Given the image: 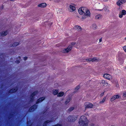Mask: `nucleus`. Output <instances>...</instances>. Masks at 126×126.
I'll return each mask as SVG.
<instances>
[{
  "label": "nucleus",
  "mask_w": 126,
  "mask_h": 126,
  "mask_svg": "<svg viewBox=\"0 0 126 126\" xmlns=\"http://www.w3.org/2000/svg\"><path fill=\"white\" fill-rule=\"evenodd\" d=\"M88 120L86 117L84 116H81L79 121V126H87Z\"/></svg>",
  "instance_id": "f257e3e1"
},
{
  "label": "nucleus",
  "mask_w": 126,
  "mask_h": 126,
  "mask_svg": "<svg viewBox=\"0 0 126 126\" xmlns=\"http://www.w3.org/2000/svg\"><path fill=\"white\" fill-rule=\"evenodd\" d=\"M79 14L81 15L90 16V13L89 10H87L86 8L82 7L79 8L78 10Z\"/></svg>",
  "instance_id": "f03ea898"
},
{
  "label": "nucleus",
  "mask_w": 126,
  "mask_h": 126,
  "mask_svg": "<svg viewBox=\"0 0 126 126\" xmlns=\"http://www.w3.org/2000/svg\"><path fill=\"white\" fill-rule=\"evenodd\" d=\"M78 115L69 116L68 117V119L69 122H73L77 118Z\"/></svg>",
  "instance_id": "7ed1b4c3"
},
{
  "label": "nucleus",
  "mask_w": 126,
  "mask_h": 126,
  "mask_svg": "<svg viewBox=\"0 0 126 126\" xmlns=\"http://www.w3.org/2000/svg\"><path fill=\"white\" fill-rule=\"evenodd\" d=\"M71 48L69 46H68L67 48H64L63 49L62 51V52L64 53H68L72 50Z\"/></svg>",
  "instance_id": "20e7f679"
},
{
  "label": "nucleus",
  "mask_w": 126,
  "mask_h": 126,
  "mask_svg": "<svg viewBox=\"0 0 126 126\" xmlns=\"http://www.w3.org/2000/svg\"><path fill=\"white\" fill-rule=\"evenodd\" d=\"M126 15V11L125 10H123L120 12L119 17L120 18H121L122 17L123 15Z\"/></svg>",
  "instance_id": "39448f33"
},
{
  "label": "nucleus",
  "mask_w": 126,
  "mask_h": 126,
  "mask_svg": "<svg viewBox=\"0 0 126 126\" xmlns=\"http://www.w3.org/2000/svg\"><path fill=\"white\" fill-rule=\"evenodd\" d=\"M68 9L70 12H73L75 10V8L74 5L71 4L69 5Z\"/></svg>",
  "instance_id": "423d86ee"
},
{
  "label": "nucleus",
  "mask_w": 126,
  "mask_h": 126,
  "mask_svg": "<svg viewBox=\"0 0 126 126\" xmlns=\"http://www.w3.org/2000/svg\"><path fill=\"white\" fill-rule=\"evenodd\" d=\"M38 91H35L31 94L30 97V101H32L34 99V96L37 94H38Z\"/></svg>",
  "instance_id": "0eeeda50"
},
{
  "label": "nucleus",
  "mask_w": 126,
  "mask_h": 126,
  "mask_svg": "<svg viewBox=\"0 0 126 126\" xmlns=\"http://www.w3.org/2000/svg\"><path fill=\"white\" fill-rule=\"evenodd\" d=\"M120 97V96L118 95H115L112 96V97L110 99V101L112 102L116 99L119 98Z\"/></svg>",
  "instance_id": "6e6552de"
},
{
  "label": "nucleus",
  "mask_w": 126,
  "mask_h": 126,
  "mask_svg": "<svg viewBox=\"0 0 126 126\" xmlns=\"http://www.w3.org/2000/svg\"><path fill=\"white\" fill-rule=\"evenodd\" d=\"M103 77L109 80H110L112 78L111 76L110 75L107 74H105Z\"/></svg>",
  "instance_id": "1a4fd4ad"
},
{
  "label": "nucleus",
  "mask_w": 126,
  "mask_h": 126,
  "mask_svg": "<svg viewBox=\"0 0 126 126\" xmlns=\"http://www.w3.org/2000/svg\"><path fill=\"white\" fill-rule=\"evenodd\" d=\"M84 107L85 109L92 108L93 107V105L91 103L86 104L84 105Z\"/></svg>",
  "instance_id": "9d476101"
},
{
  "label": "nucleus",
  "mask_w": 126,
  "mask_h": 126,
  "mask_svg": "<svg viewBox=\"0 0 126 126\" xmlns=\"http://www.w3.org/2000/svg\"><path fill=\"white\" fill-rule=\"evenodd\" d=\"M37 106L36 105H34L31 107L29 110V111L32 112L33 111L37 108Z\"/></svg>",
  "instance_id": "9b49d317"
},
{
  "label": "nucleus",
  "mask_w": 126,
  "mask_h": 126,
  "mask_svg": "<svg viewBox=\"0 0 126 126\" xmlns=\"http://www.w3.org/2000/svg\"><path fill=\"white\" fill-rule=\"evenodd\" d=\"M47 5V4L46 3H44L38 4V5L37 6L42 8H43L46 7Z\"/></svg>",
  "instance_id": "f8f14e48"
},
{
  "label": "nucleus",
  "mask_w": 126,
  "mask_h": 126,
  "mask_svg": "<svg viewBox=\"0 0 126 126\" xmlns=\"http://www.w3.org/2000/svg\"><path fill=\"white\" fill-rule=\"evenodd\" d=\"M45 99V97H42L40 98L37 101L36 103L38 104L40 103L42 101Z\"/></svg>",
  "instance_id": "ddd939ff"
},
{
  "label": "nucleus",
  "mask_w": 126,
  "mask_h": 126,
  "mask_svg": "<svg viewBox=\"0 0 126 126\" xmlns=\"http://www.w3.org/2000/svg\"><path fill=\"white\" fill-rule=\"evenodd\" d=\"M54 120V119H52L50 121L47 120L45 121L44 123L43 126H46L47 124L50 122H52Z\"/></svg>",
  "instance_id": "4468645a"
},
{
  "label": "nucleus",
  "mask_w": 126,
  "mask_h": 126,
  "mask_svg": "<svg viewBox=\"0 0 126 126\" xmlns=\"http://www.w3.org/2000/svg\"><path fill=\"white\" fill-rule=\"evenodd\" d=\"M100 84H103V86L105 85L107 86L108 85V83L107 82H106L105 80H102L101 81V82Z\"/></svg>",
  "instance_id": "2eb2a0df"
},
{
  "label": "nucleus",
  "mask_w": 126,
  "mask_h": 126,
  "mask_svg": "<svg viewBox=\"0 0 126 126\" xmlns=\"http://www.w3.org/2000/svg\"><path fill=\"white\" fill-rule=\"evenodd\" d=\"M64 94V93L63 92H60L59 93H58L57 95V96L58 97H62L63 95Z\"/></svg>",
  "instance_id": "dca6fc26"
},
{
  "label": "nucleus",
  "mask_w": 126,
  "mask_h": 126,
  "mask_svg": "<svg viewBox=\"0 0 126 126\" xmlns=\"http://www.w3.org/2000/svg\"><path fill=\"white\" fill-rule=\"evenodd\" d=\"M58 92L59 91L58 90L54 89L52 90V94L54 95L58 94Z\"/></svg>",
  "instance_id": "f3484780"
},
{
  "label": "nucleus",
  "mask_w": 126,
  "mask_h": 126,
  "mask_svg": "<svg viewBox=\"0 0 126 126\" xmlns=\"http://www.w3.org/2000/svg\"><path fill=\"white\" fill-rule=\"evenodd\" d=\"M92 62H93L94 61L98 62V61L99 60L98 58L96 57L93 58H91Z\"/></svg>",
  "instance_id": "a211bd4d"
},
{
  "label": "nucleus",
  "mask_w": 126,
  "mask_h": 126,
  "mask_svg": "<svg viewBox=\"0 0 126 126\" xmlns=\"http://www.w3.org/2000/svg\"><path fill=\"white\" fill-rule=\"evenodd\" d=\"M75 45L77 46V44L76 43L73 42L71 43L69 46L71 48V49H72L73 47Z\"/></svg>",
  "instance_id": "6ab92c4d"
},
{
  "label": "nucleus",
  "mask_w": 126,
  "mask_h": 126,
  "mask_svg": "<svg viewBox=\"0 0 126 126\" xmlns=\"http://www.w3.org/2000/svg\"><path fill=\"white\" fill-rule=\"evenodd\" d=\"M102 16L100 14H98L95 16V18L96 19H98L102 18Z\"/></svg>",
  "instance_id": "aec40b11"
},
{
  "label": "nucleus",
  "mask_w": 126,
  "mask_h": 126,
  "mask_svg": "<svg viewBox=\"0 0 126 126\" xmlns=\"http://www.w3.org/2000/svg\"><path fill=\"white\" fill-rule=\"evenodd\" d=\"M17 90V87L15 89H13L10 90L9 91V93H12L16 92Z\"/></svg>",
  "instance_id": "412c9836"
},
{
  "label": "nucleus",
  "mask_w": 126,
  "mask_h": 126,
  "mask_svg": "<svg viewBox=\"0 0 126 126\" xmlns=\"http://www.w3.org/2000/svg\"><path fill=\"white\" fill-rule=\"evenodd\" d=\"M7 34V31L3 32L1 33H0V36H6Z\"/></svg>",
  "instance_id": "4be33fe9"
},
{
  "label": "nucleus",
  "mask_w": 126,
  "mask_h": 126,
  "mask_svg": "<svg viewBox=\"0 0 126 126\" xmlns=\"http://www.w3.org/2000/svg\"><path fill=\"white\" fill-rule=\"evenodd\" d=\"M75 27L76 28L77 30L79 31H80L82 30L81 28L78 25H76L75 26Z\"/></svg>",
  "instance_id": "5701e85b"
},
{
  "label": "nucleus",
  "mask_w": 126,
  "mask_h": 126,
  "mask_svg": "<svg viewBox=\"0 0 126 126\" xmlns=\"http://www.w3.org/2000/svg\"><path fill=\"white\" fill-rule=\"evenodd\" d=\"M123 4L121 0H119L117 2V4L119 6H120L121 5Z\"/></svg>",
  "instance_id": "b1692460"
},
{
  "label": "nucleus",
  "mask_w": 126,
  "mask_h": 126,
  "mask_svg": "<svg viewBox=\"0 0 126 126\" xmlns=\"http://www.w3.org/2000/svg\"><path fill=\"white\" fill-rule=\"evenodd\" d=\"M74 109V107H70L68 110V112H70L73 111Z\"/></svg>",
  "instance_id": "393cba45"
},
{
  "label": "nucleus",
  "mask_w": 126,
  "mask_h": 126,
  "mask_svg": "<svg viewBox=\"0 0 126 126\" xmlns=\"http://www.w3.org/2000/svg\"><path fill=\"white\" fill-rule=\"evenodd\" d=\"M92 28L94 30H95L97 28V26L95 24H93L92 25Z\"/></svg>",
  "instance_id": "a878e982"
},
{
  "label": "nucleus",
  "mask_w": 126,
  "mask_h": 126,
  "mask_svg": "<svg viewBox=\"0 0 126 126\" xmlns=\"http://www.w3.org/2000/svg\"><path fill=\"white\" fill-rule=\"evenodd\" d=\"M71 98L70 97H69L67 98L65 102V104L66 105H67L70 101L71 100Z\"/></svg>",
  "instance_id": "bb28decb"
},
{
  "label": "nucleus",
  "mask_w": 126,
  "mask_h": 126,
  "mask_svg": "<svg viewBox=\"0 0 126 126\" xmlns=\"http://www.w3.org/2000/svg\"><path fill=\"white\" fill-rule=\"evenodd\" d=\"M106 97H104L103 98V100L101 101H100V102L99 103L100 104H102L105 101L106 99Z\"/></svg>",
  "instance_id": "cd10ccee"
},
{
  "label": "nucleus",
  "mask_w": 126,
  "mask_h": 126,
  "mask_svg": "<svg viewBox=\"0 0 126 126\" xmlns=\"http://www.w3.org/2000/svg\"><path fill=\"white\" fill-rule=\"evenodd\" d=\"M104 6L103 4L99 6V8L100 9H100L99 10L101 11L103 10V9L104 7Z\"/></svg>",
  "instance_id": "c85d7f7f"
},
{
  "label": "nucleus",
  "mask_w": 126,
  "mask_h": 126,
  "mask_svg": "<svg viewBox=\"0 0 126 126\" xmlns=\"http://www.w3.org/2000/svg\"><path fill=\"white\" fill-rule=\"evenodd\" d=\"M19 43L18 42H16L14 43L12 45V46L13 47H16L18 45Z\"/></svg>",
  "instance_id": "c756f323"
},
{
  "label": "nucleus",
  "mask_w": 126,
  "mask_h": 126,
  "mask_svg": "<svg viewBox=\"0 0 126 126\" xmlns=\"http://www.w3.org/2000/svg\"><path fill=\"white\" fill-rule=\"evenodd\" d=\"M80 86H77L75 88V90L74 91L75 92H77L78 89L79 88Z\"/></svg>",
  "instance_id": "7c9ffc66"
},
{
  "label": "nucleus",
  "mask_w": 126,
  "mask_h": 126,
  "mask_svg": "<svg viewBox=\"0 0 126 126\" xmlns=\"http://www.w3.org/2000/svg\"><path fill=\"white\" fill-rule=\"evenodd\" d=\"M87 62H92L91 58L87 59H85Z\"/></svg>",
  "instance_id": "2f4dec72"
},
{
  "label": "nucleus",
  "mask_w": 126,
  "mask_h": 126,
  "mask_svg": "<svg viewBox=\"0 0 126 126\" xmlns=\"http://www.w3.org/2000/svg\"><path fill=\"white\" fill-rule=\"evenodd\" d=\"M104 10L105 11L109 12V10L108 9L107 7H105L104 9Z\"/></svg>",
  "instance_id": "473e14b6"
},
{
  "label": "nucleus",
  "mask_w": 126,
  "mask_h": 126,
  "mask_svg": "<svg viewBox=\"0 0 126 126\" xmlns=\"http://www.w3.org/2000/svg\"><path fill=\"white\" fill-rule=\"evenodd\" d=\"M123 49L126 52V46H125L124 47Z\"/></svg>",
  "instance_id": "72a5a7b5"
},
{
  "label": "nucleus",
  "mask_w": 126,
  "mask_h": 126,
  "mask_svg": "<svg viewBox=\"0 0 126 126\" xmlns=\"http://www.w3.org/2000/svg\"><path fill=\"white\" fill-rule=\"evenodd\" d=\"M55 2L57 3H59L61 1L60 0H55Z\"/></svg>",
  "instance_id": "f704fd0d"
},
{
  "label": "nucleus",
  "mask_w": 126,
  "mask_h": 126,
  "mask_svg": "<svg viewBox=\"0 0 126 126\" xmlns=\"http://www.w3.org/2000/svg\"><path fill=\"white\" fill-rule=\"evenodd\" d=\"M123 4L125 3L126 1V0H121Z\"/></svg>",
  "instance_id": "c9c22d12"
},
{
  "label": "nucleus",
  "mask_w": 126,
  "mask_h": 126,
  "mask_svg": "<svg viewBox=\"0 0 126 126\" xmlns=\"http://www.w3.org/2000/svg\"><path fill=\"white\" fill-rule=\"evenodd\" d=\"M83 16L82 17V19H84L86 18V16Z\"/></svg>",
  "instance_id": "e433bc0d"
},
{
  "label": "nucleus",
  "mask_w": 126,
  "mask_h": 126,
  "mask_svg": "<svg viewBox=\"0 0 126 126\" xmlns=\"http://www.w3.org/2000/svg\"><path fill=\"white\" fill-rule=\"evenodd\" d=\"M123 96L124 97H126V92H124Z\"/></svg>",
  "instance_id": "4c0bfd02"
},
{
  "label": "nucleus",
  "mask_w": 126,
  "mask_h": 126,
  "mask_svg": "<svg viewBox=\"0 0 126 126\" xmlns=\"http://www.w3.org/2000/svg\"><path fill=\"white\" fill-rule=\"evenodd\" d=\"M104 92H103V93H102L100 94V96H101V97H102L104 95Z\"/></svg>",
  "instance_id": "58836bf2"
},
{
  "label": "nucleus",
  "mask_w": 126,
  "mask_h": 126,
  "mask_svg": "<svg viewBox=\"0 0 126 126\" xmlns=\"http://www.w3.org/2000/svg\"><path fill=\"white\" fill-rule=\"evenodd\" d=\"M52 126H62L61 125L58 124Z\"/></svg>",
  "instance_id": "ea45409f"
},
{
  "label": "nucleus",
  "mask_w": 126,
  "mask_h": 126,
  "mask_svg": "<svg viewBox=\"0 0 126 126\" xmlns=\"http://www.w3.org/2000/svg\"><path fill=\"white\" fill-rule=\"evenodd\" d=\"M90 126H95V125L93 123H91L90 124Z\"/></svg>",
  "instance_id": "a19ab883"
},
{
  "label": "nucleus",
  "mask_w": 126,
  "mask_h": 126,
  "mask_svg": "<svg viewBox=\"0 0 126 126\" xmlns=\"http://www.w3.org/2000/svg\"><path fill=\"white\" fill-rule=\"evenodd\" d=\"M16 63H20V61H19L17 60L16 61Z\"/></svg>",
  "instance_id": "79ce46f5"
},
{
  "label": "nucleus",
  "mask_w": 126,
  "mask_h": 126,
  "mask_svg": "<svg viewBox=\"0 0 126 126\" xmlns=\"http://www.w3.org/2000/svg\"><path fill=\"white\" fill-rule=\"evenodd\" d=\"M27 57H24V60L25 61L26 60H27Z\"/></svg>",
  "instance_id": "37998d69"
},
{
  "label": "nucleus",
  "mask_w": 126,
  "mask_h": 126,
  "mask_svg": "<svg viewBox=\"0 0 126 126\" xmlns=\"http://www.w3.org/2000/svg\"><path fill=\"white\" fill-rule=\"evenodd\" d=\"M102 41V39L101 38L99 39V42H101Z\"/></svg>",
  "instance_id": "c03bdc74"
},
{
  "label": "nucleus",
  "mask_w": 126,
  "mask_h": 126,
  "mask_svg": "<svg viewBox=\"0 0 126 126\" xmlns=\"http://www.w3.org/2000/svg\"><path fill=\"white\" fill-rule=\"evenodd\" d=\"M103 1H105V2H106V1H108V0H103Z\"/></svg>",
  "instance_id": "a18cd8bd"
},
{
  "label": "nucleus",
  "mask_w": 126,
  "mask_h": 126,
  "mask_svg": "<svg viewBox=\"0 0 126 126\" xmlns=\"http://www.w3.org/2000/svg\"><path fill=\"white\" fill-rule=\"evenodd\" d=\"M118 10H119L121 9V7H119L118 8Z\"/></svg>",
  "instance_id": "49530a36"
},
{
  "label": "nucleus",
  "mask_w": 126,
  "mask_h": 126,
  "mask_svg": "<svg viewBox=\"0 0 126 126\" xmlns=\"http://www.w3.org/2000/svg\"><path fill=\"white\" fill-rule=\"evenodd\" d=\"M49 24L50 25H51L52 24V23H49Z\"/></svg>",
  "instance_id": "de8ad7c7"
},
{
  "label": "nucleus",
  "mask_w": 126,
  "mask_h": 126,
  "mask_svg": "<svg viewBox=\"0 0 126 126\" xmlns=\"http://www.w3.org/2000/svg\"><path fill=\"white\" fill-rule=\"evenodd\" d=\"M11 1H14L15 0H10Z\"/></svg>",
  "instance_id": "09e8293b"
},
{
  "label": "nucleus",
  "mask_w": 126,
  "mask_h": 126,
  "mask_svg": "<svg viewBox=\"0 0 126 126\" xmlns=\"http://www.w3.org/2000/svg\"><path fill=\"white\" fill-rule=\"evenodd\" d=\"M125 39L126 40V37L125 38Z\"/></svg>",
  "instance_id": "8fccbe9b"
},
{
  "label": "nucleus",
  "mask_w": 126,
  "mask_h": 126,
  "mask_svg": "<svg viewBox=\"0 0 126 126\" xmlns=\"http://www.w3.org/2000/svg\"><path fill=\"white\" fill-rule=\"evenodd\" d=\"M83 62H85V61H83Z\"/></svg>",
  "instance_id": "3c124183"
},
{
  "label": "nucleus",
  "mask_w": 126,
  "mask_h": 126,
  "mask_svg": "<svg viewBox=\"0 0 126 126\" xmlns=\"http://www.w3.org/2000/svg\"><path fill=\"white\" fill-rule=\"evenodd\" d=\"M49 1H51L52 0H49Z\"/></svg>",
  "instance_id": "603ef678"
},
{
  "label": "nucleus",
  "mask_w": 126,
  "mask_h": 126,
  "mask_svg": "<svg viewBox=\"0 0 126 126\" xmlns=\"http://www.w3.org/2000/svg\"><path fill=\"white\" fill-rule=\"evenodd\" d=\"M125 68L126 69V67H125Z\"/></svg>",
  "instance_id": "864d4df0"
}]
</instances>
